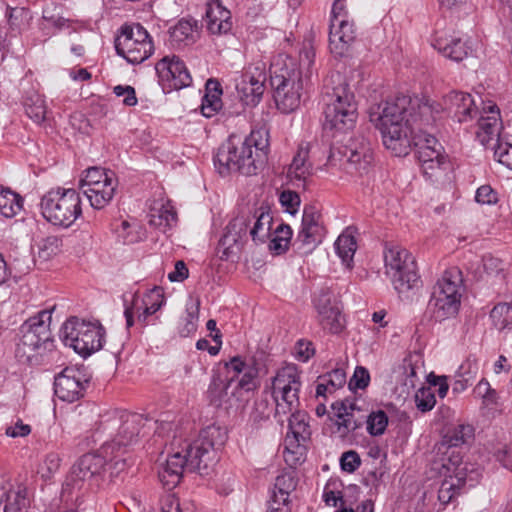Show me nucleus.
Segmentation results:
<instances>
[{
    "label": "nucleus",
    "mask_w": 512,
    "mask_h": 512,
    "mask_svg": "<svg viewBox=\"0 0 512 512\" xmlns=\"http://www.w3.org/2000/svg\"><path fill=\"white\" fill-rule=\"evenodd\" d=\"M473 435V428L470 425H458L453 430L447 432L443 440L438 445V451L457 447L464 444Z\"/></svg>",
    "instance_id": "obj_40"
},
{
    "label": "nucleus",
    "mask_w": 512,
    "mask_h": 512,
    "mask_svg": "<svg viewBox=\"0 0 512 512\" xmlns=\"http://www.w3.org/2000/svg\"><path fill=\"white\" fill-rule=\"evenodd\" d=\"M367 424V431L371 436H380L384 434L388 425V416L383 410L371 412L365 420Z\"/></svg>",
    "instance_id": "obj_49"
},
{
    "label": "nucleus",
    "mask_w": 512,
    "mask_h": 512,
    "mask_svg": "<svg viewBox=\"0 0 512 512\" xmlns=\"http://www.w3.org/2000/svg\"><path fill=\"white\" fill-rule=\"evenodd\" d=\"M61 246L62 240L60 237L56 235L47 236L39 242V257L47 260L53 255H56L60 251Z\"/></svg>",
    "instance_id": "obj_50"
},
{
    "label": "nucleus",
    "mask_w": 512,
    "mask_h": 512,
    "mask_svg": "<svg viewBox=\"0 0 512 512\" xmlns=\"http://www.w3.org/2000/svg\"><path fill=\"white\" fill-rule=\"evenodd\" d=\"M334 417L338 431L342 436L355 431L364 423L365 416L357 415L361 412L354 401L345 399L332 404Z\"/></svg>",
    "instance_id": "obj_26"
},
{
    "label": "nucleus",
    "mask_w": 512,
    "mask_h": 512,
    "mask_svg": "<svg viewBox=\"0 0 512 512\" xmlns=\"http://www.w3.org/2000/svg\"><path fill=\"white\" fill-rule=\"evenodd\" d=\"M287 420L289 430L284 442L283 457L285 462L293 467L305 460L306 442L310 439L311 430L308 415L303 411L292 413Z\"/></svg>",
    "instance_id": "obj_15"
},
{
    "label": "nucleus",
    "mask_w": 512,
    "mask_h": 512,
    "mask_svg": "<svg viewBox=\"0 0 512 512\" xmlns=\"http://www.w3.org/2000/svg\"><path fill=\"white\" fill-rule=\"evenodd\" d=\"M433 47L444 57L455 62L462 61L470 52V47L467 46L466 42L456 36L436 37Z\"/></svg>",
    "instance_id": "obj_31"
},
{
    "label": "nucleus",
    "mask_w": 512,
    "mask_h": 512,
    "mask_svg": "<svg viewBox=\"0 0 512 512\" xmlns=\"http://www.w3.org/2000/svg\"><path fill=\"white\" fill-rule=\"evenodd\" d=\"M311 147L310 142H302L287 170V178L289 181L293 185L302 187L303 189L306 187V181L312 171V164L308 160Z\"/></svg>",
    "instance_id": "obj_29"
},
{
    "label": "nucleus",
    "mask_w": 512,
    "mask_h": 512,
    "mask_svg": "<svg viewBox=\"0 0 512 512\" xmlns=\"http://www.w3.org/2000/svg\"><path fill=\"white\" fill-rule=\"evenodd\" d=\"M136 312L138 314L137 318L140 323L143 325L148 324V317L155 314L150 309H148V306L141 303V298L135 294L133 296L132 305L127 306L124 311V316L126 318V326L127 328H130L133 323V314Z\"/></svg>",
    "instance_id": "obj_46"
},
{
    "label": "nucleus",
    "mask_w": 512,
    "mask_h": 512,
    "mask_svg": "<svg viewBox=\"0 0 512 512\" xmlns=\"http://www.w3.org/2000/svg\"><path fill=\"white\" fill-rule=\"evenodd\" d=\"M62 7L54 2H47L42 10V19L44 27H53L56 30H62L70 27L69 19L61 15Z\"/></svg>",
    "instance_id": "obj_42"
},
{
    "label": "nucleus",
    "mask_w": 512,
    "mask_h": 512,
    "mask_svg": "<svg viewBox=\"0 0 512 512\" xmlns=\"http://www.w3.org/2000/svg\"><path fill=\"white\" fill-rule=\"evenodd\" d=\"M503 128L499 107L492 101L484 102L480 117L478 119V130L476 137L483 145H488L491 141L499 139Z\"/></svg>",
    "instance_id": "obj_24"
},
{
    "label": "nucleus",
    "mask_w": 512,
    "mask_h": 512,
    "mask_svg": "<svg viewBox=\"0 0 512 512\" xmlns=\"http://www.w3.org/2000/svg\"><path fill=\"white\" fill-rule=\"evenodd\" d=\"M355 39L354 25L349 19L330 24L329 47L335 57L347 56Z\"/></svg>",
    "instance_id": "obj_27"
},
{
    "label": "nucleus",
    "mask_w": 512,
    "mask_h": 512,
    "mask_svg": "<svg viewBox=\"0 0 512 512\" xmlns=\"http://www.w3.org/2000/svg\"><path fill=\"white\" fill-rule=\"evenodd\" d=\"M177 222V213L170 202L161 203L151 208L149 224L159 228L163 232L171 228Z\"/></svg>",
    "instance_id": "obj_37"
},
{
    "label": "nucleus",
    "mask_w": 512,
    "mask_h": 512,
    "mask_svg": "<svg viewBox=\"0 0 512 512\" xmlns=\"http://www.w3.org/2000/svg\"><path fill=\"white\" fill-rule=\"evenodd\" d=\"M147 418L137 413L121 412L109 420V427L116 429V434L106 445L114 446V453L124 458L128 448L138 441L139 435L146 434Z\"/></svg>",
    "instance_id": "obj_14"
},
{
    "label": "nucleus",
    "mask_w": 512,
    "mask_h": 512,
    "mask_svg": "<svg viewBox=\"0 0 512 512\" xmlns=\"http://www.w3.org/2000/svg\"><path fill=\"white\" fill-rule=\"evenodd\" d=\"M24 107L27 116L36 124H41L46 119L47 109L42 95L33 92L24 100Z\"/></svg>",
    "instance_id": "obj_41"
},
{
    "label": "nucleus",
    "mask_w": 512,
    "mask_h": 512,
    "mask_svg": "<svg viewBox=\"0 0 512 512\" xmlns=\"http://www.w3.org/2000/svg\"><path fill=\"white\" fill-rule=\"evenodd\" d=\"M451 466H453L454 475L449 476L450 481H454L457 489H461L465 485L469 487L475 486L481 478V470L474 464L470 463H458L449 459Z\"/></svg>",
    "instance_id": "obj_34"
},
{
    "label": "nucleus",
    "mask_w": 512,
    "mask_h": 512,
    "mask_svg": "<svg viewBox=\"0 0 512 512\" xmlns=\"http://www.w3.org/2000/svg\"><path fill=\"white\" fill-rule=\"evenodd\" d=\"M155 69L164 90H179L188 87L192 82L186 65L178 56L163 57L157 62Z\"/></svg>",
    "instance_id": "obj_19"
},
{
    "label": "nucleus",
    "mask_w": 512,
    "mask_h": 512,
    "mask_svg": "<svg viewBox=\"0 0 512 512\" xmlns=\"http://www.w3.org/2000/svg\"><path fill=\"white\" fill-rule=\"evenodd\" d=\"M88 380L75 367H66L54 380V393L64 402L73 403L84 396Z\"/></svg>",
    "instance_id": "obj_20"
},
{
    "label": "nucleus",
    "mask_w": 512,
    "mask_h": 512,
    "mask_svg": "<svg viewBox=\"0 0 512 512\" xmlns=\"http://www.w3.org/2000/svg\"><path fill=\"white\" fill-rule=\"evenodd\" d=\"M115 231L124 244H133L142 238L141 227L135 220H122Z\"/></svg>",
    "instance_id": "obj_47"
},
{
    "label": "nucleus",
    "mask_w": 512,
    "mask_h": 512,
    "mask_svg": "<svg viewBox=\"0 0 512 512\" xmlns=\"http://www.w3.org/2000/svg\"><path fill=\"white\" fill-rule=\"evenodd\" d=\"M270 81L277 108L286 114L299 107L302 94L309 84L297 70L291 58L284 63L283 67L272 72Z\"/></svg>",
    "instance_id": "obj_9"
},
{
    "label": "nucleus",
    "mask_w": 512,
    "mask_h": 512,
    "mask_svg": "<svg viewBox=\"0 0 512 512\" xmlns=\"http://www.w3.org/2000/svg\"><path fill=\"white\" fill-rule=\"evenodd\" d=\"M23 208V199L10 188L0 186V215L5 218L16 216Z\"/></svg>",
    "instance_id": "obj_38"
},
{
    "label": "nucleus",
    "mask_w": 512,
    "mask_h": 512,
    "mask_svg": "<svg viewBox=\"0 0 512 512\" xmlns=\"http://www.w3.org/2000/svg\"><path fill=\"white\" fill-rule=\"evenodd\" d=\"M293 487L292 478L286 475L278 476L275 480L267 512H279L289 502V489Z\"/></svg>",
    "instance_id": "obj_35"
},
{
    "label": "nucleus",
    "mask_w": 512,
    "mask_h": 512,
    "mask_svg": "<svg viewBox=\"0 0 512 512\" xmlns=\"http://www.w3.org/2000/svg\"><path fill=\"white\" fill-rule=\"evenodd\" d=\"M478 371L479 365L477 361L467 360L459 367L457 377H464L473 383Z\"/></svg>",
    "instance_id": "obj_64"
},
{
    "label": "nucleus",
    "mask_w": 512,
    "mask_h": 512,
    "mask_svg": "<svg viewBox=\"0 0 512 512\" xmlns=\"http://www.w3.org/2000/svg\"><path fill=\"white\" fill-rule=\"evenodd\" d=\"M250 226V214L237 215L229 222L218 244V253H221L220 259L227 260L235 253V249L240 250L243 243L247 240L248 228L250 229Z\"/></svg>",
    "instance_id": "obj_21"
},
{
    "label": "nucleus",
    "mask_w": 512,
    "mask_h": 512,
    "mask_svg": "<svg viewBox=\"0 0 512 512\" xmlns=\"http://www.w3.org/2000/svg\"><path fill=\"white\" fill-rule=\"evenodd\" d=\"M335 250L342 263L347 268H352L353 257L357 249V244L354 236L346 230L338 236L335 241Z\"/></svg>",
    "instance_id": "obj_39"
},
{
    "label": "nucleus",
    "mask_w": 512,
    "mask_h": 512,
    "mask_svg": "<svg viewBox=\"0 0 512 512\" xmlns=\"http://www.w3.org/2000/svg\"><path fill=\"white\" fill-rule=\"evenodd\" d=\"M115 49L118 55L132 64H139L151 56L154 50L147 30L139 23L122 27L116 38Z\"/></svg>",
    "instance_id": "obj_13"
},
{
    "label": "nucleus",
    "mask_w": 512,
    "mask_h": 512,
    "mask_svg": "<svg viewBox=\"0 0 512 512\" xmlns=\"http://www.w3.org/2000/svg\"><path fill=\"white\" fill-rule=\"evenodd\" d=\"M227 373L231 375L230 381L238 378V387L246 392L256 390L259 383V363L255 357L242 359L240 356L231 358L226 364Z\"/></svg>",
    "instance_id": "obj_22"
},
{
    "label": "nucleus",
    "mask_w": 512,
    "mask_h": 512,
    "mask_svg": "<svg viewBox=\"0 0 512 512\" xmlns=\"http://www.w3.org/2000/svg\"><path fill=\"white\" fill-rule=\"evenodd\" d=\"M462 274L457 267L447 269L433 287L428 309L437 321L457 314L460 306Z\"/></svg>",
    "instance_id": "obj_10"
},
{
    "label": "nucleus",
    "mask_w": 512,
    "mask_h": 512,
    "mask_svg": "<svg viewBox=\"0 0 512 512\" xmlns=\"http://www.w3.org/2000/svg\"><path fill=\"white\" fill-rule=\"evenodd\" d=\"M492 149L494 159L503 166L512 170V144L502 140H497Z\"/></svg>",
    "instance_id": "obj_51"
},
{
    "label": "nucleus",
    "mask_w": 512,
    "mask_h": 512,
    "mask_svg": "<svg viewBox=\"0 0 512 512\" xmlns=\"http://www.w3.org/2000/svg\"><path fill=\"white\" fill-rule=\"evenodd\" d=\"M416 407L422 411L427 412L433 409L436 404L434 392L430 387H422L415 394Z\"/></svg>",
    "instance_id": "obj_53"
},
{
    "label": "nucleus",
    "mask_w": 512,
    "mask_h": 512,
    "mask_svg": "<svg viewBox=\"0 0 512 512\" xmlns=\"http://www.w3.org/2000/svg\"><path fill=\"white\" fill-rule=\"evenodd\" d=\"M205 22L207 29L213 34L227 33L232 28L231 13L219 2L208 4Z\"/></svg>",
    "instance_id": "obj_30"
},
{
    "label": "nucleus",
    "mask_w": 512,
    "mask_h": 512,
    "mask_svg": "<svg viewBox=\"0 0 512 512\" xmlns=\"http://www.w3.org/2000/svg\"><path fill=\"white\" fill-rule=\"evenodd\" d=\"M384 261L386 273L391 277L399 296L410 299L421 284L415 258L408 250L393 246L386 249Z\"/></svg>",
    "instance_id": "obj_8"
},
{
    "label": "nucleus",
    "mask_w": 512,
    "mask_h": 512,
    "mask_svg": "<svg viewBox=\"0 0 512 512\" xmlns=\"http://www.w3.org/2000/svg\"><path fill=\"white\" fill-rule=\"evenodd\" d=\"M7 504L4 507V512H25L26 506L25 496L20 491L14 493H5Z\"/></svg>",
    "instance_id": "obj_58"
},
{
    "label": "nucleus",
    "mask_w": 512,
    "mask_h": 512,
    "mask_svg": "<svg viewBox=\"0 0 512 512\" xmlns=\"http://www.w3.org/2000/svg\"><path fill=\"white\" fill-rule=\"evenodd\" d=\"M459 490L454 481L445 479L439 489L438 499L443 504H448L459 493Z\"/></svg>",
    "instance_id": "obj_61"
},
{
    "label": "nucleus",
    "mask_w": 512,
    "mask_h": 512,
    "mask_svg": "<svg viewBox=\"0 0 512 512\" xmlns=\"http://www.w3.org/2000/svg\"><path fill=\"white\" fill-rule=\"evenodd\" d=\"M369 381L370 375L368 370L362 366H358L349 380L348 386L350 390L364 389L368 386Z\"/></svg>",
    "instance_id": "obj_56"
},
{
    "label": "nucleus",
    "mask_w": 512,
    "mask_h": 512,
    "mask_svg": "<svg viewBox=\"0 0 512 512\" xmlns=\"http://www.w3.org/2000/svg\"><path fill=\"white\" fill-rule=\"evenodd\" d=\"M280 203L290 214H295L300 205V197L294 191H283L279 197Z\"/></svg>",
    "instance_id": "obj_59"
},
{
    "label": "nucleus",
    "mask_w": 512,
    "mask_h": 512,
    "mask_svg": "<svg viewBox=\"0 0 512 512\" xmlns=\"http://www.w3.org/2000/svg\"><path fill=\"white\" fill-rule=\"evenodd\" d=\"M118 180L115 173L101 167H90L79 182V189L94 209L106 207L114 197Z\"/></svg>",
    "instance_id": "obj_12"
},
{
    "label": "nucleus",
    "mask_w": 512,
    "mask_h": 512,
    "mask_svg": "<svg viewBox=\"0 0 512 512\" xmlns=\"http://www.w3.org/2000/svg\"><path fill=\"white\" fill-rule=\"evenodd\" d=\"M292 235L293 232L289 225L284 223L279 224L274 231L269 249L277 255L284 253L288 249Z\"/></svg>",
    "instance_id": "obj_45"
},
{
    "label": "nucleus",
    "mask_w": 512,
    "mask_h": 512,
    "mask_svg": "<svg viewBox=\"0 0 512 512\" xmlns=\"http://www.w3.org/2000/svg\"><path fill=\"white\" fill-rule=\"evenodd\" d=\"M268 152L269 131L262 125L253 128L243 141L230 136L218 148L214 163L221 175L232 171L247 176L255 175L266 163Z\"/></svg>",
    "instance_id": "obj_3"
},
{
    "label": "nucleus",
    "mask_w": 512,
    "mask_h": 512,
    "mask_svg": "<svg viewBox=\"0 0 512 512\" xmlns=\"http://www.w3.org/2000/svg\"><path fill=\"white\" fill-rule=\"evenodd\" d=\"M320 380L327 381L330 385V393L343 387L346 383V373L343 369L337 368L331 372L319 377Z\"/></svg>",
    "instance_id": "obj_55"
},
{
    "label": "nucleus",
    "mask_w": 512,
    "mask_h": 512,
    "mask_svg": "<svg viewBox=\"0 0 512 512\" xmlns=\"http://www.w3.org/2000/svg\"><path fill=\"white\" fill-rule=\"evenodd\" d=\"M140 298L141 303L148 306V309L154 313H156L165 303L164 293L160 287H154Z\"/></svg>",
    "instance_id": "obj_52"
},
{
    "label": "nucleus",
    "mask_w": 512,
    "mask_h": 512,
    "mask_svg": "<svg viewBox=\"0 0 512 512\" xmlns=\"http://www.w3.org/2000/svg\"><path fill=\"white\" fill-rule=\"evenodd\" d=\"M444 111L453 114L460 123L478 114L475 101L469 93L453 91L443 97L442 103L400 95L372 107L369 117L380 130L385 147L396 156H405L410 147L409 121L429 127Z\"/></svg>",
    "instance_id": "obj_1"
},
{
    "label": "nucleus",
    "mask_w": 512,
    "mask_h": 512,
    "mask_svg": "<svg viewBox=\"0 0 512 512\" xmlns=\"http://www.w3.org/2000/svg\"><path fill=\"white\" fill-rule=\"evenodd\" d=\"M60 457L57 453H49L41 467L42 476L45 478L51 477L60 467Z\"/></svg>",
    "instance_id": "obj_63"
},
{
    "label": "nucleus",
    "mask_w": 512,
    "mask_h": 512,
    "mask_svg": "<svg viewBox=\"0 0 512 512\" xmlns=\"http://www.w3.org/2000/svg\"><path fill=\"white\" fill-rule=\"evenodd\" d=\"M275 401V418L277 422L283 425L285 418L287 419L292 413L296 411H300L299 407V397H296V401H292L291 398H286L283 396H273Z\"/></svg>",
    "instance_id": "obj_48"
},
{
    "label": "nucleus",
    "mask_w": 512,
    "mask_h": 512,
    "mask_svg": "<svg viewBox=\"0 0 512 512\" xmlns=\"http://www.w3.org/2000/svg\"><path fill=\"white\" fill-rule=\"evenodd\" d=\"M50 322L51 311L42 310L23 323L22 337L16 349L18 357L24 358L32 365H38L44 356L54 351L55 344L50 331Z\"/></svg>",
    "instance_id": "obj_5"
},
{
    "label": "nucleus",
    "mask_w": 512,
    "mask_h": 512,
    "mask_svg": "<svg viewBox=\"0 0 512 512\" xmlns=\"http://www.w3.org/2000/svg\"><path fill=\"white\" fill-rule=\"evenodd\" d=\"M187 315L184 319V325L180 329V335L183 337H187L190 334L194 333L197 329V320H198V305L187 307Z\"/></svg>",
    "instance_id": "obj_54"
},
{
    "label": "nucleus",
    "mask_w": 512,
    "mask_h": 512,
    "mask_svg": "<svg viewBox=\"0 0 512 512\" xmlns=\"http://www.w3.org/2000/svg\"><path fill=\"white\" fill-rule=\"evenodd\" d=\"M113 92L117 97H123V103L126 106H135L137 104L135 89L132 86L117 85L114 87Z\"/></svg>",
    "instance_id": "obj_62"
},
{
    "label": "nucleus",
    "mask_w": 512,
    "mask_h": 512,
    "mask_svg": "<svg viewBox=\"0 0 512 512\" xmlns=\"http://www.w3.org/2000/svg\"><path fill=\"white\" fill-rule=\"evenodd\" d=\"M325 228L321 213L314 206H305L303 210L301 228L296 236L294 245L304 253L311 252L322 242Z\"/></svg>",
    "instance_id": "obj_18"
},
{
    "label": "nucleus",
    "mask_w": 512,
    "mask_h": 512,
    "mask_svg": "<svg viewBox=\"0 0 512 512\" xmlns=\"http://www.w3.org/2000/svg\"><path fill=\"white\" fill-rule=\"evenodd\" d=\"M266 75L263 69L255 67V71L249 68L236 80V91L240 101L247 106L257 105L264 93Z\"/></svg>",
    "instance_id": "obj_23"
},
{
    "label": "nucleus",
    "mask_w": 512,
    "mask_h": 512,
    "mask_svg": "<svg viewBox=\"0 0 512 512\" xmlns=\"http://www.w3.org/2000/svg\"><path fill=\"white\" fill-rule=\"evenodd\" d=\"M226 433L216 425L202 429L194 440L174 437L166 464L159 472L168 489L178 485L184 470L207 474L216 461V448L223 445Z\"/></svg>",
    "instance_id": "obj_2"
},
{
    "label": "nucleus",
    "mask_w": 512,
    "mask_h": 512,
    "mask_svg": "<svg viewBox=\"0 0 512 512\" xmlns=\"http://www.w3.org/2000/svg\"><path fill=\"white\" fill-rule=\"evenodd\" d=\"M324 89V129L336 132L352 129L357 119V104L345 78L339 73L331 75Z\"/></svg>",
    "instance_id": "obj_4"
},
{
    "label": "nucleus",
    "mask_w": 512,
    "mask_h": 512,
    "mask_svg": "<svg viewBox=\"0 0 512 512\" xmlns=\"http://www.w3.org/2000/svg\"><path fill=\"white\" fill-rule=\"evenodd\" d=\"M332 295L327 290H321L314 297V306L318 313V321L322 328L329 333L337 334L343 329V318L337 304H332Z\"/></svg>",
    "instance_id": "obj_25"
},
{
    "label": "nucleus",
    "mask_w": 512,
    "mask_h": 512,
    "mask_svg": "<svg viewBox=\"0 0 512 512\" xmlns=\"http://www.w3.org/2000/svg\"><path fill=\"white\" fill-rule=\"evenodd\" d=\"M475 200L482 205H493L498 202V193L490 185H482L476 190Z\"/></svg>",
    "instance_id": "obj_57"
},
{
    "label": "nucleus",
    "mask_w": 512,
    "mask_h": 512,
    "mask_svg": "<svg viewBox=\"0 0 512 512\" xmlns=\"http://www.w3.org/2000/svg\"><path fill=\"white\" fill-rule=\"evenodd\" d=\"M492 325L499 331L512 328V303H498L490 312Z\"/></svg>",
    "instance_id": "obj_44"
},
{
    "label": "nucleus",
    "mask_w": 512,
    "mask_h": 512,
    "mask_svg": "<svg viewBox=\"0 0 512 512\" xmlns=\"http://www.w3.org/2000/svg\"><path fill=\"white\" fill-rule=\"evenodd\" d=\"M126 466V459L119 458L114 453L113 445H106L105 443L100 448L98 453H88L83 455L77 464L73 467V474L80 480L85 481L93 476L99 475L105 467L122 471Z\"/></svg>",
    "instance_id": "obj_16"
},
{
    "label": "nucleus",
    "mask_w": 512,
    "mask_h": 512,
    "mask_svg": "<svg viewBox=\"0 0 512 512\" xmlns=\"http://www.w3.org/2000/svg\"><path fill=\"white\" fill-rule=\"evenodd\" d=\"M360 464H361V459H360L358 453L355 451L350 450V451L344 452L341 456L340 465H341V469L343 471L352 473L358 469Z\"/></svg>",
    "instance_id": "obj_60"
},
{
    "label": "nucleus",
    "mask_w": 512,
    "mask_h": 512,
    "mask_svg": "<svg viewBox=\"0 0 512 512\" xmlns=\"http://www.w3.org/2000/svg\"><path fill=\"white\" fill-rule=\"evenodd\" d=\"M315 56L316 53L313 44L311 42H304L299 51L298 63L291 59L295 63L297 70L301 72L302 76L305 77V80L308 82H310L313 74Z\"/></svg>",
    "instance_id": "obj_43"
},
{
    "label": "nucleus",
    "mask_w": 512,
    "mask_h": 512,
    "mask_svg": "<svg viewBox=\"0 0 512 512\" xmlns=\"http://www.w3.org/2000/svg\"><path fill=\"white\" fill-rule=\"evenodd\" d=\"M206 93L202 99L201 112L203 116L210 118L222 108V88L215 79L206 82Z\"/></svg>",
    "instance_id": "obj_36"
},
{
    "label": "nucleus",
    "mask_w": 512,
    "mask_h": 512,
    "mask_svg": "<svg viewBox=\"0 0 512 512\" xmlns=\"http://www.w3.org/2000/svg\"><path fill=\"white\" fill-rule=\"evenodd\" d=\"M300 387V373L296 365H287L279 369L272 380V396L288 397L296 401Z\"/></svg>",
    "instance_id": "obj_28"
},
{
    "label": "nucleus",
    "mask_w": 512,
    "mask_h": 512,
    "mask_svg": "<svg viewBox=\"0 0 512 512\" xmlns=\"http://www.w3.org/2000/svg\"><path fill=\"white\" fill-rule=\"evenodd\" d=\"M80 193L58 187L45 193L40 201L41 214L54 226L70 227L82 215Z\"/></svg>",
    "instance_id": "obj_7"
},
{
    "label": "nucleus",
    "mask_w": 512,
    "mask_h": 512,
    "mask_svg": "<svg viewBox=\"0 0 512 512\" xmlns=\"http://www.w3.org/2000/svg\"><path fill=\"white\" fill-rule=\"evenodd\" d=\"M196 21L181 19L169 31L170 44L174 48H180L195 42L197 31Z\"/></svg>",
    "instance_id": "obj_33"
},
{
    "label": "nucleus",
    "mask_w": 512,
    "mask_h": 512,
    "mask_svg": "<svg viewBox=\"0 0 512 512\" xmlns=\"http://www.w3.org/2000/svg\"><path fill=\"white\" fill-rule=\"evenodd\" d=\"M427 127L420 122L409 121V149L412 145L415 146L416 158L423 175L431 181H436L448 169L449 163L443 146L425 129Z\"/></svg>",
    "instance_id": "obj_6"
},
{
    "label": "nucleus",
    "mask_w": 512,
    "mask_h": 512,
    "mask_svg": "<svg viewBox=\"0 0 512 512\" xmlns=\"http://www.w3.org/2000/svg\"><path fill=\"white\" fill-rule=\"evenodd\" d=\"M338 154L340 155L341 166L351 175L367 173L373 161L371 143L363 136L351 139L348 145L340 150Z\"/></svg>",
    "instance_id": "obj_17"
},
{
    "label": "nucleus",
    "mask_w": 512,
    "mask_h": 512,
    "mask_svg": "<svg viewBox=\"0 0 512 512\" xmlns=\"http://www.w3.org/2000/svg\"><path fill=\"white\" fill-rule=\"evenodd\" d=\"M249 235L255 243H264L270 236L273 218L268 207L261 206L251 215Z\"/></svg>",
    "instance_id": "obj_32"
},
{
    "label": "nucleus",
    "mask_w": 512,
    "mask_h": 512,
    "mask_svg": "<svg viewBox=\"0 0 512 512\" xmlns=\"http://www.w3.org/2000/svg\"><path fill=\"white\" fill-rule=\"evenodd\" d=\"M104 334L101 325L77 317L68 319L60 330L62 342L83 357L90 356L102 348Z\"/></svg>",
    "instance_id": "obj_11"
}]
</instances>
